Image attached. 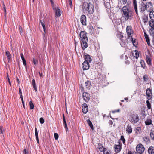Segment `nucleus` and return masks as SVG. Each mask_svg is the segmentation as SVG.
Here are the masks:
<instances>
[{
  "instance_id": "obj_14",
  "label": "nucleus",
  "mask_w": 154,
  "mask_h": 154,
  "mask_svg": "<svg viewBox=\"0 0 154 154\" xmlns=\"http://www.w3.org/2000/svg\"><path fill=\"white\" fill-rule=\"evenodd\" d=\"M81 46L82 49L84 50L86 48L88 47V44L87 42L88 40H81Z\"/></svg>"
},
{
  "instance_id": "obj_51",
  "label": "nucleus",
  "mask_w": 154,
  "mask_h": 154,
  "mask_svg": "<svg viewBox=\"0 0 154 154\" xmlns=\"http://www.w3.org/2000/svg\"><path fill=\"white\" fill-rule=\"evenodd\" d=\"M40 122L41 124H43L44 122V119L42 117L40 118Z\"/></svg>"
},
{
  "instance_id": "obj_31",
  "label": "nucleus",
  "mask_w": 154,
  "mask_h": 154,
  "mask_svg": "<svg viewBox=\"0 0 154 154\" xmlns=\"http://www.w3.org/2000/svg\"><path fill=\"white\" fill-rule=\"evenodd\" d=\"M32 83L35 92L37 91V87L35 83V81L34 79H33L32 81Z\"/></svg>"
},
{
  "instance_id": "obj_3",
  "label": "nucleus",
  "mask_w": 154,
  "mask_h": 154,
  "mask_svg": "<svg viewBox=\"0 0 154 154\" xmlns=\"http://www.w3.org/2000/svg\"><path fill=\"white\" fill-rule=\"evenodd\" d=\"M129 121L133 123H136L139 120L138 115L136 113H131L130 116Z\"/></svg>"
},
{
  "instance_id": "obj_19",
  "label": "nucleus",
  "mask_w": 154,
  "mask_h": 154,
  "mask_svg": "<svg viewBox=\"0 0 154 154\" xmlns=\"http://www.w3.org/2000/svg\"><path fill=\"white\" fill-rule=\"evenodd\" d=\"M85 86L88 89H90L91 86V81L90 80L87 81L85 83Z\"/></svg>"
},
{
  "instance_id": "obj_9",
  "label": "nucleus",
  "mask_w": 154,
  "mask_h": 154,
  "mask_svg": "<svg viewBox=\"0 0 154 154\" xmlns=\"http://www.w3.org/2000/svg\"><path fill=\"white\" fill-rule=\"evenodd\" d=\"M82 96L84 100L86 102H88L89 101L90 97L88 93L84 92L82 94Z\"/></svg>"
},
{
  "instance_id": "obj_40",
  "label": "nucleus",
  "mask_w": 154,
  "mask_h": 154,
  "mask_svg": "<svg viewBox=\"0 0 154 154\" xmlns=\"http://www.w3.org/2000/svg\"><path fill=\"white\" fill-rule=\"evenodd\" d=\"M146 103L147 104V108L149 109H151V104L149 102L148 100H147L146 101Z\"/></svg>"
},
{
  "instance_id": "obj_36",
  "label": "nucleus",
  "mask_w": 154,
  "mask_h": 154,
  "mask_svg": "<svg viewBox=\"0 0 154 154\" xmlns=\"http://www.w3.org/2000/svg\"><path fill=\"white\" fill-rule=\"evenodd\" d=\"M135 131L136 133H137V134H140V132L141 131V129L140 128V127H137L135 129Z\"/></svg>"
},
{
  "instance_id": "obj_27",
  "label": "nucleus",
  "mask_w": 154,
  "mask_h": 154,
  "mask_svg": "<svg viewBox=\"0 0 154 154\" xmlns=\"http://www.w3.org/2000/svg\"><path fill=\"white\" fill-rule=\"evenodd\" d=\"M40 23H41V25L43 28L44 31L45 33H46V28L45 25V22L44 20H40Z\"/></svg>"
},
{
  "instance_id": "obj_33",
  "label": "nucleus",
  "mask_w": 154,
  "mask_h": 154,
  "mask_svg": "<svg viewBox=\"0 0 154 154\" xmlns=\"http://www.w3.org/2000/svg\"><path fill=\"white\" fill-rule=\"evenodd\" d=\"M149 33L153 37H154V28H150L149 29Z\"/></svg>"
},
{
  "instance_id": "obj_45",
  "label": "nucleus",
  "mask_w": 154,
  "mask_h": 154,
  "mask_svg": "<svg viewBox=\"0 0 154 154\" xmlns=\"http://www.w3.org/2000/svg\"><path fill=\"white\" fill-rule=\"evenodd\" d=\"M135 55H134V56L135 57L136 59H137L138 58L139 56V54L138 52V51L135 50Z\"/></svg>"
},
{
  "instance_id": "obj_15",
  "label": "nucleus",
  "mask_w": 154,
  "mask_h": 154,
  "mask_svg": "<svg viewBox=\"0 0 154 154\" xmlns=\"http://www.w3.org/2000/svg\"><path fill=\"white\" fill-rule=\"evenodd\" d=\"M82 110L84 114H86L88 110V107L87 104L85 103H84L82 106Z\"/></svg>"
},
{
  "instance_id": "obj_20",
  "label": "nucleus",
  "mask_w": 154,
  "mask_h": 154,
  "mask_svg": "<svg viewBox=\"0 0 154 154\" xmlns=\"http://www.w3.org/2000/svg\"><path fill=\"white\" fill-rule=\"evenodd\" d=\"M95 31V29L92 26H88V31L90 34L92 35L94 34Z\"/></svg>"
},
{
  "instance_id": "obj_11",
  "label": "nucleus",
  "mask_w": 154,
  "mask_h": 154,
  "mask_svg": "<svg viewBox=\"0 0 154 154\" xmlns=\"http://www.w3.org/2000/svg\"><path fill=\"white\" fill-rule=\"evenodd\" d=\"M83 70H87L89 68L90 65L89 63L84 62L82 64Z\"/></svg>"
},
{
  "instance_id": "obj_39",
  "label": "nucleus",
  "mask_w": 154,
  "mask_h": 154,
  "mask_svg": "<svg viewBox=\"0 0 154 154\" xmlns=\"http://www.w3.org/2000/svg\"><path fill=\"white\" fill-rule=\"evenodd\" d=\"M5 132V129L2 126H0V134H3Z\"/></svg>"
},
{
  "instance_id": "obj_4",
  "label": "nucleus",
  "mask_w": 154,
  "mask_h": 154,
  "mask_svg": "<svg viewBox=\"0 0 154 154\" xmlns=\"http://www.w3.org/2000/svg\"><path fill=\"white\" fill-rule=\"evenodd\" d=\"M126 32L127 33L128 38L132 39L131 35L133 34V31L132 29V27L131 26H127L126 28Z\"/></svg>"
},
{
  "instance_id": "obj_29",
  "label": "nucleus",
  "mask_w": 154,
  "mask_h": 154,
  "mask_svg": "<svg viewBox=\"0 0 154 154\" xmlns=\"http://www.w3.org/2000/svg\"><path fill=\"white\" fill-rule=\"evenodd\" d=\"M89 126L90 127L92 130H94L93 125L90 119H88L86 120Z\"/></svg>"
},
{
  "instance_id": "obj_13",
  "label": "nucleus",
  "mask_w": 154,
  "mask_h": 154,
  "mask_svg": "<svg viewBox=\"0 0 154 154\" xmlns=\"http://www.w3.org/2000/svg\"><path fill=\"white\" fill-rule=\"evenodd\" d=\"M147 10V8L146 6V4L143 2H142L140 5L139 10L140 12L143 13L144 12L145 10Z\"/></svg>"
},
{
  "instance_id": "obj_48",
  "label": "nucleus",
  "mask_w": 154,
  "mask_h": 154,
  "mask_svg": "<svg viewBox=\"0 0 154 154\" xmlns=\"http://www.w3.org/2000/svg\"><path fill=\"white\" fill-rule=\"evenodd\" d=\"M33 62L35 65H36L38 63V60L37 59H35L34 58L33 59Z\"/></svg>"
},
{
  "instance_id": "obj_50",
  "label": "nucleus",
  "mask_w": 154,
  "mask_h": 154,
  "mask_svg": "<svg viewBox=\"0 0 154 154\" xmlns=\"http://www.w3.org/2000/svg\"><path fill=\"white\" fill-rule=\"evenodd\" d=\"M63 124H67L66 121L65 117L64 114H63Z\"/></svg>"
},
{
  "instance_id": "obj_10",
  "label": "nucleus",
  "mask_w": 154,
  "mask_h": 154,
  "mask_svg": "<svg viewBox=\"0 0 154 154\" xmlns=\"http://www.w3.org/2000/svg\"><path fill=\"white\" fill-rule=\"evenodd\" d=\"M80 22L82 25L85 26L86 25V17L85 15L82 14L81 16Z\"/></svg>"
},
{
  "instance_id": "obj_56",
  "label": "nucleus",
  "mask_w": 154,
  "mask_h": 154,
  "mask_svg": "<svg viewBox=\"0 0 154 154\" xmlns=\"http://www.w3.org/2000/svg\"><path fill=\"white\" fill-rule=\"evenodd\" d=\"M64 127L65 128L66 130V131H68V128L67 126V124H64Z\"/></svg>"
},
{
  "instance_id": "obj_43",
  "label": "nucleus",
  "mask_w": 154,
  "mask_h": 154,
  "mask_svg": "<svg viewBox=\"0 0 154 154\" xmlns=\"http://www.w3.org/2000/svg\"><path fill=\"white\" fill-rule=\"evenodd\" d=\"M151 139L154 140V131H152L150 134Z\"/></svg>"
},
{
  "instance_id": "obj_21",
  "label": "nucleus",
  "mask_w": 154,
  "mask_h": 154,
  "mask_svg": "<svg viewBox=\"0 0 154 154\" xmlns=\"http://www.w3.org/2000/svg\"><path fill=\"white\" fill-rule=\"evenodd\" d=\"M148 152L149 154H154V147L150 146L148 148Z\"/></svg>"
},
{
  "instance_id": "obj_18",
  "label": "nucleus",
  "mask_w": 154,
  "mask_h": 154,
  "mask_svg": "<svg viewBox=\"0 0 154 154\" xmlns=\"http://www.w3.org/2000/svg\"><path fill=\"white\" fill-rule=\"evenodd\" d=\"M146 60L148 65L149 66L152 65V59L149 56L146 55Z\"/></svg>"
},
{
  "instance_id": "obj_52",
  "label": "nucleus",
  "mask_w": 154,
  "mask_h": 154,
  "mask_svg": "<svg viewBox=\"0 0 154 154\" xmlns=\"http://www.w3.org/2000/svg\"><path fill=\"white\" fill-rule=\"evenodd\" d=\"M22 61H23V64L24 65V66L25 67H26V66L27 64H26V60L25 59H24Z\"/></svg>"
},
{
  "instance_id": "obj_35",
  "label": "nucleus",
  "mask_w": 154,
  "mask_h": 154,
  "mask_svg": "<svg viewBox=\"0 0 154 154\" xmlns=\"http://www.w3.org/2000/svg\"><path fill=\"white\" fill-rule=\"evenodd\" d=\"M140 63L141 64V67L143 69H145L146 68V64L145 61L143 60H141L140 61Z\"/></svg>"
},
{
  "instance_id": "obj_1",
  "label": "nucleus",
  "mask_w": 154,
  "mask_h": 154,
  "mask_svg": "<svg viewBox=\"0 0 154 154\" xmlns=\"http://www.w3.org/2000/svg\"><path fill=\"white\" fill-rule=\"evenodd\" d=\"M122 12V16L126 21L131 20L133 18V12L128 4L123 7Z\"/></svg>"
},
{
  "instance_id": "obj_30",
  "label": "nucleus",
  "mask_w": 154,
  "mask_h": 154,
  "mask_svg": "<svg viewBox=\"0 0 154 154\" xmlns=\"http://www.w3.org/2000/svg\"><path fill=\"white\" fill-rule=\"evenodd\" d=\"M149 24L150 27V28H154V20H150L149 21Z\"/></svg>"
},
{
  "instance_id": "obj_47",
  "label": "nucleus",
  "mask_w": 154,
  "mask_h": 154,
  "mask_svg": "<svg viewBox=\"0 0 154 154\" xmlns=\"http://www.w3.org/2000/svg\"><path fill=\"white\" fill-rule=\"evenodd\" d=\"M117 37L120 39L123 38V36L122 35L121 33H119L117 35Z\"/></svg>"
},
{
  "instance_id": "obj_34",
  "label": "nucleus",
  "mask_w": 154,
  "mask_h": 154,
  "mask_svg": "<svg viewBox=\"0 0 154 154\" xmlns=\"http://www.w3.org/2000/svg\"><path fill=\"white\" fill-rule=\"evenodd\" d=\"M132 42L133 45L134 46L136 47V46L137 45V42L136 41V39H134V40H133V38L132 37V39L131 38H128Z\"/></svg>"
},
{
  "instance_id": "obj_12",
  "label": "nucleus",
  "mask_w": 154,
  "mask_h": 154,
  "mask_svg": "<svg viewBox=\"0 0 154 154\" xmlns=\"http://www.w3.org/2000/svg\"><path fill=\"white\" fill-rule=\"evenodd\" d=\"M146 94L147 99L149 100L152 98V91L149 88H148L146 90Z\"/></svg>"
},
{
  "instance_id": "obj_42",
  "label": "nucleus",
  "mask_w": 154,
  "mask_h": 154,
  "mask_svg": "<svg viewBox=\"0 0 154 154\" xmlns=\"http://www.w3.org/2000/svg\"><path fill=\"white\" fill-rule=\"evenodd\" d=\"M143 139L144 141H145L146 143H149L150 142V140L148 138L146 137H144L143 138Z\"/></svg>"
},
{
  "instance_id": "obj_25",
  "label": "nucleus",
  "mask_w": 154,
  "mask_h": 154,
  "mask_svg": "<svg viewBox=\"0 0 154 154\" xmlns=\"http://www.w3.org/2000/svg\"><path fill=\"white\" fill-rule=\"evenodd\" d=\"M148 18V15H144L142 17V20L145 24L147 22Z\"/></svg>"
},
{
  "instance_id": "obj_38",
  "label": "nucleus",
  "mask_w": 154,
  "mask_h": 154,
  "mask_svg": "<svg viewBox=\"0 0 154 154\" xmlns=\"http://www.w3.org/2000/svg\"><path fill=\"white\" fill-rule=\"evenodd\" d=\"M3 10L4 12V15L5 17V18L6 20V7L4 4H3Z\"/></svg>"
},
{
  "instance_id": "obj_37",
  "label": "nucleus",
  "mask_w": 154,
  "mask_h": 154,
  "mask_svg": "<svg viewBox=\"0 0 154 154\" xmlns=\"http://www.w3.org/2000/svg\"><path fill=\"white\" fill-rule=\"evenodd\" d=\"M7 59L8 60L11 59V56L10 52L9 51H7L6 52Z\"/></svg>"
},
{
  "instance_id": "obj_2",
  "label": "nucleus",
  "mask_w": 154,
  "mask_h": 154,
  "mask_svg": "<svg viewBox=\"0 0 154 154\" xmlns=\"http://www.w3.org/2000/svg\"><path fill=\"white\" fill-rule=\"evenodd\" d=\"M84 8L85 11L88 14H92L94 11V5L91 2L87 3V5H85Z\"/></svg>"
},
{
  "instance_id": "obj_53",
  "label": "nucleus",
  "mask_w": 154,
  "mask_h": 154,
  "mask_svg": "<svg viewBox=\"0 0 154 154\" xmlns=\"http://www.w3.org/2000/svg\"><path fill=\"white\" fill-rule=\"evenodd\" d=\"M50 2H51V5H52V7L53 8H54L55 7H56L54 5V2H53V0H50Z\"/></svg>"
},
{
  "instance_id": "obj_62",
  "label": "nucleus",
  "mask_w": 154,
  "mask_h": 154,
  "mask_svg": "<svg viewBox=\"0 0 154 154\" xmlns=\"http://www.w3.org/2000/svg\"><path fill=\"white\" fill-rule=\"evenodd\" d=\"M23 154H27V151L26 149H24Z\"/></svg>"
},
{
  "instance_id": "obj_44",
  "label": "nucleus",
  "mask_w": 154,
  "mask_h": 154,
  "mask_svg": "<svg viewBox=\"0 0 154 154\" xmlns=\"http://www.w3.org/2000/svg\"><path fill=\"white\" fill-rule=\"evenodd\" d=\"M29 105L30 106V109H33L34 106L32 101H30L29 102Z\"/></svg>"
},
{
  "instance_id": "obj_58",
  "label": "nucleus",
  "mask_w": 154,
  "mask_h": 154,
  "mask_svg": "<svg viewBox=\"0 0 154 154\" xmlns=\"http://www.w3.org/2000/svg\"><path fill=\"white\" fill-rule=\"evenodd\" d=\"M19 31L20 33H21L22 32V29L21 26H20L19 27Z\"/></svg>"
},
{
  "instance_id": "obj_16",
  "label": "nucleus",
  "mask_w": 154,
  "mask_h": 154,
  "mask_svg": "<svg viewBox=\"0 0 154 154\" xmlns=\"http://www.w3.org/2000/svg\"><path fill=\"white\" fill-rule=\"evenodd\" d=\"M84 59V62H86L89 63H90L92 61V59L90 56L87 54L85 55Z\"/></svg>"
},
{
  "instance_id": "obj_49",
  "label": "nucleus",
  "mask_w": 154,
  "mask_h": 154,
  "mask_svg": "<svg viewBox=\"0 0 154 154\" xmlns=\"http://www.w3.org/2000/svg\"><path fill=\"white\" fill-rule=\"evenodd\" d=\"M54 137L55 140H57L58 139L59 136L58 134L57 133H54Z\"/></svg>"
},
{
  "instance_id": "obj_28",
  "label": "nucleus",
  "mask_w": 154,
  "mask_h": 154,
  "mask_svg": "<svg viewBox=\"0 0 154 154\" xmlns=\"http://www.w3.org/2000/svg\"><path fill=\"white\" fill-rule=\"evenodd\" d=\"M145 124L146 125H150L152 124V120L149 118H147L145 122Z\"/></svg>"
},
{
  "instance_id": "obj_55",
  "label": "nucleus",
  "mask_w": 154,
  "mask_h": 154,
  "mask_svg": "<svg viewBox=\"0 0 154 154\" xmlns=\"http://www.w3.org/2000/svg\"><path fill=\"white\" fill-rule=\"evenodd\" d=\"M20 56L22 60L25 59L23 55V54L22 53L20 54Z\"/></svg>"
},
{
  "instance_id": "obj_7",
  "label": "nucleus",
  "mask_w": 154,
  "mask_h": 154,
  "mask_svg": "<svg viewBox=\"0 0 154 154\" xmlns=\"http://www.w3.org/2000/svg\"><path fill=\"white\" fill-rule=\"evenodd\" d=\"M53 9L55 11V17H58L61 16L62 12L59 7H56L53 8Z\"/></svg>"
},
{
  "instance_id": "obj_8",
  "label": "nucleus",
  "mask_w": 154,
  "mask_h": 154,
  "mask_svg": "<svg viewBox=\"0 0 154 154\" xmlns=\"http://www.w3.org/2000/svg\"><path fill=\"white\" fill-rule=\"evenodd\" d=\"M87 34V33L84 31H81L80 32L79 36L81 40H88V38L86 35Z\"/></svg>"
},
{
  "instance_id": "obj_5",
  "label": "nucleus",
  "mask_w": 154,
  "mask_h": 154,
  "mask_svg": "<svg viewBox=\"0 0 154 154\" xmlns=\"http://www.w3.org/2000/svg\"><path fill=\"white\" fill-rule=\"evenodd\" d=\"M136 150L139 154H142L144 152L145 148L143 145L141 144H139L136 146Z\"/></svg>"
},
{
  "instance_id": "obj_22",
  "label": "nucleus",
  "mask_w": 154,
  "mask_h": 154,
  "mask_svg": "<svg viewBox=\"0 0 154 154\" xmlns=\"http://www.w3.org/2000/svg\"><path fill=\"white\" fill-rule=\"evenodd\" d=\"M134 7L137 15H138V11L137 1L136 0H133Z\"/></svg>"
},
{
  "instance_id": "obj_46",
  "label": "nucleus",
  "mask_w": 154,
  "mask_h": 154,
  "mask_svg": "<svg viewBox=\"0 0 154 154\" xmlns=\"http://www.w3.org/2000/svg\"><path fill=\"white\" fill-rule=\"evenodd\" d=\"M120 140L122 141V142L124 144L125 143V140L123 136H121V138Z\"/></svg>"
},
{
  "instance_id": "obj_60",
  "label": "nucleus",
  "mask_w": 154,
  "mask_h": 154,
  "mask_svg": "<svg viewBox=\"0 0 154 154\" xmlns=\"http://www.w3.org/2000/svg\"><path fill=\"white\" fill-rule=\"evenodd\" d=\"M144 36H145V39L147 38H149V37L148 35L146 33H144Z\"/></svg>"
},
{
  "instance_id": "obj_6",
  "label": "nucleus",
  "mask_w": 154,
  "mask_h": 154,
  "mask_svg": "<svg viewBox=\"0 0 154 154\" xmlns=\"http://www.w3.org/2000/svg\"><path fill=\"white\" fill-rule=\"evenodd\" d=\"M118 143V145L115 144L114 146V150L116 153L119 152L122 149V144L120 142H119Z\"/></svg>"
},
{
  "instance_id": "obj_41",
  "label": "nucleus",
  "mask_w": 154,
  "mask_h": 154,
  "mask_svg": "<svg viewBox=\"0 0 154 154\" xmlns=\"http://www.w3.org/2000/svg\"><path fill=\"white\" fill-rule=\"evenodd\" d=\"M98 148L100 152H103L104 151V149L105 148H103V146L101 145H99Z\"/></svg>"
},
{
  "instance_id": "obj_59",
  "label": "nucleus",
  "mask_w": 154,
  "mask_h": 154,
  "mask_svg": "<svg viewBox=\"0 0 154 154\" xmlns=\"http://www.w3.org/2000/svg\"><path fill=\"white\" fill-rule=\"evenodd\" d=\"M113 122L112 120H109V124L111 125H112L113 124Z\"/></svg>"
},
{
  "instance_id": "obj_26",
  "label": "nucleus",
  "mask_w": 154,
  "mask_h": 154,
  "mask_svg": "<svg viewBox=\"0 0 154 154\" xmlns=\"http://www.w3.org/2000/svg\"><path fill=\"white\" fill-rule=\"evenodd\" d=\"M149 17L151 20H154V11L152 10L151 11L150 10Z\"/></svg>"
},
{
  "instance_id": "obj_57",
  "label": "nucleus",
  "mask_w": 154,
  "mask_h": 154,
  "mask_svg": "<svg viewBox=\"0 0 154 154\" xmlns=\"http://www.w3.org/2000/svg\"><path fill=\"white\" fill-rule=\"evenodd\" d=\"M120 111V110L119 109H118L117 110H115L114 111H112V113H115L116 112H119Z\"/></svg>"
},
{
  "instance_id": "obj_24",
  "label": "nucleus",
  "mask_w": 154,
  "mask_h": 154,
  "mask_svg": "<svg viewBox=\"0 0 154 154\" xmlns=\"http://www.w3.org/2000/svg\"><path fill=\"white\" fill-rule=\"evenodd\" d=\"M35 133L36 137V139L37 141V143L39 144V140L38 135V133L37 129L36 128H35Z\"/></svg>"
},
{
  "instance_id": "obj_64",
  "label": "nucleus",
  "mask_w": 154,
  "mask_h": 154,
  "mask_svg": "<svg viewBox=\"0 0 154 154\" xmlns=\"http://www.w3.org/2000/svg\"><path fill=\"white\" fill-rule=\"evenodd\" d=\"M123 4H126L127 2V0H122Z\"/></svg>"
},
{
  "instance_id": "obj_32",
  "label": "nucleus",
  "mask_w": 154,
  "mask_h": 154,
  "mask_svg": "<svg viewBox=\"0 0 154 154\" xmlns=\"http://www.w3.org/2000/svg\"><path fill=\"white\" fill-rule=\"evenodd\" d=\"M103 152L104 154H112L111 151L107 148H104Z\"/></svg>"
},
{
  "instance_id": "obj_63",
  "label": "nucleus",
  "mask_w": 154,
  "mask_h": 154,
  "mask_svg": "<svg viewBox=\"0 0 154 154\" xmlns=\"http://www.w3.org/2000/svg\"><path fill=\"white\" fill-rule=\"evenodd\" d=\"M21 101H22V104L23 105V107H24V109H25V106L23 100H21Z\"/></svg>"
},
{
  "instance_id": "obj_54",
  "label": "nucleus",
  "mask_w": 154,
  "mask_h": 154,
  "mask_svg": "<svg viewBox=\"0 0 154 154\" xmlns=\"http://www.w3.org/2000/svg\"><path fill=\"white\" fill-rule=\"evenodd\" d=\"M69 3L70 7L72 8V2L71 0H69Z\"/></svg>"
},
{
  "instance_id": "obj_23",
  "label": "nucleus",
  "mask_w": 154,
  "mask_h": 154,
  "mask_svg": "<svg viewBox=\"0 0 154 154\" xmlns=\"http://www.w3.org/2000/svg\"><path fill=\"white\" fill-rule=\"evenodd\" d=\"M126 131L129 134H130L132 132V129L131 125H128L126 128Z\"/></svg>"
},
{
  "instance_id": "obj_61",
  "label": "nucleus",
  "mask_w": 154,
  "mask_h": 154,
  "mask_svg": "<svg viewBox=\"0 0 154 154\" xmlns=\"http://www.w3.org/2000/svg\"><path fill=\"white\" fill-rule=\"evenodd\" d=\"M144 36H145V39L147 38H149V37L148 35L146 33H144Z\"/></svg>"
},
{
  "instance_id": "obj_17",
  "label": "nucleus",
  "mask_w": 154,
  "mask_h": 154,
  "mask_svg": "<svg viewBox=\"0 0 154 154\" xmlns=\"http://www.w3.org/2000/svg\"><path fill=\"white\" fill-rule=\"evenodd\" d=\"M146 6L147 10H148V11H150V10L151 11L152 10V5L151 2H149L147 3L146 4Z\"/></svg>"
}]
</instances>
